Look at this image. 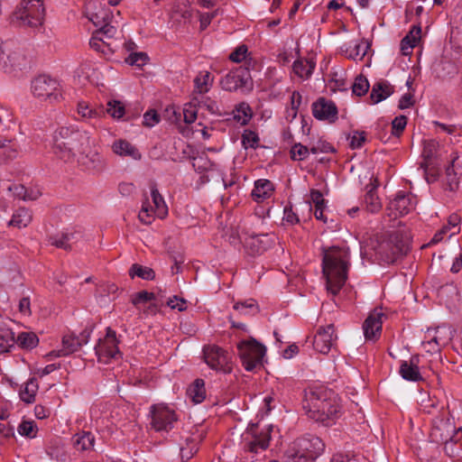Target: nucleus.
<instances>
[{"mask_svg": "<svg viewBox=\"0 0 462 462\" xmlns=\"http://www.w3.org/2000/svg\"><path fill=\"white\" fill-rule=\"evenodd\" d=\"M17 430L21 436H23V437H26L29 439H33L36 437L38 429H37V426L34 423V421L23 420L18 426Z\"/></svg>", "mask_w": 462, "mask_h": 462, "instance_id": "nucleus-48", "label": "nucleus"}, {"mask_svg": "<svg viewBox=\"0 0 462 462\" xmlns=\"http://www.w3.org/2000/svg\"><path fill=\"white\" fill-rule=\"evenodd\" d=\"M416 197L411 193L399 191L395 198L389 203L388 208L394 211V217L404 216L415 208Z\"/></svg>", "mask_w": 462, "mask_h": 462, "instance_id": "nucleus-19", "label": "nucleus"}, {"mask_svg": "<svg viewBox=\"0 0 462 462\" xmlns=\"http://www.w3.org/2000/svg\"><path fill=\"white\" fill-rule=\"evenodd\" d=\"M45 8L42 0H23L13 14V21L31 28L42 26Z\"/></svg>", "mask_w": 462, "mask_h": 462, "instance_id": "nucleus-4", "label": "nucleus"}, {"mask_svg": "<svg viewBox=\"0 0 462 462\" xmlns=\"http://www.w3.org/2000/svg\"><path fill=\"white\" fill-rule=\"evenodd\" d=\"M337 339L335 334V327L329 324L326 327H319L313 339L314 349L323 355H327Z\"/></svg>", "mask_w": 462, "mask_h": 462, "instance_id": "nucleus-17", "label": "nucleus"}, {"mask_svg": "<svg viewBox=\"0 0 462 462\" xmlns=\"http://www.w3.org/2000/svg\"><path fill=\"white\" fill-rule=\"evenodd\" d=\"M113 152L120 156H130L134 160L141 159L139 151L125 140L116 141L112 145Z\"/></svg>", "mask_w": 462, "mask_h": 462, "instance_id": "nucleus-30", "label": "nucleus"}, {"mask_svg": "<svg viewBox=\"0 0 462 462\" xmlns=\"http://www.w3.org/2000/svg\"><path fill=\"white\" fill-rule=\"evenodd\" d=\"M430 330L432 341L440 346L448 345L453 336L451 329L445 326L438 327L437 328Z\"/></svg>", "mask_w": 462, "mask_h": 462, "instance_id": "nucleus-41", "label": "nucleus"}, {"mask_svg": "<svg viewBox=\"0 0 462 462\" xmlns=\"http://www.w3.org/2000/svg\"><path fill=\"white\" fill-rule=\"evenodd\" d=\"M455 432V425L449 418L438 416L433 420L430 437L432 442L447 443L453 439Z\"/></svg>", "mask_w": 462, "mask_h": 462, "instance_id": "nucleus-16", "label": "nucleus"}, {"mask_svg": "<svg viewBox=\"0 0 462 462\" xmlns=\"http://www.w3.org/2000/svg\"><path fill=\"white\" fill-rule=\"evenodd\" d=\"M221 87L226 91L245 92L252 88L250 71L245 67H238L229 71L220 81Z\"/></svg>", "mask_w": 462, "mask_h": 462, "instance_id": "nucleus-11", "label": "nucleus"}, {"mask_svg": "<svg viewBox=\"0 0 462 462\" xmlns=\"http://www.w3.org/2000/svg\"><path fill=\"white\" fill-rule=\"evenodd\" d=\"M234 309L243 314H247L250 310H257V305L254 303L253 300L245 302H236L234 305Z\"/></svg>", "mask_w": 462, "mask_h": 462, "instance_id": "nucleus-63", "label": "nucleus"}, {"mask_svg": "<svg viewBox=\"0 0 462 462\" xmlns=\"http://www.w3.org/2000/svg\"><path fill=\"white\" fill-rule=\"evenodd\" d=\"M78 113L82 118L86 119H97L99 118L104 111L102 109H94L85 102H79L78 104Z\"/></svg>", "mask_w": 462, "mask_h": 462, "instance_id": "nucleus-47", "label": "nucleus"}, {"mask_svg": "<svg viewBox=\"0 0 462 462\" xmlns=\"http://www.w3.org/2000/svg\"><path fill=\"white\" fill-rule=\"evenodd\" d=\"M203 354L206 363L215 370L224 373H230L229 355L223 348L217 346H207L203 348Z\"/></svg>", "mask_w": 462, "mask_h": 462, "instance_id": "nucleus-15", "label": "nucleus"}, {"mask_svg": "<svg viewBox=\"0 0 462 462\" xmlns=\"http://www.w3.org/2000/svg\"><path fill=\"white\" fill-rule=\"evenodd\" d=\"M350 147L352 149H359L365 143L366 137L365 132L354 131L352 135L349 136Z\"/></svg>", "mask_w": 462, "mask_h": 462, "instance_id": "nucleus-57", "label": "nucleus"}, {"mask_svg": "<svg viewBox=\"0 0 462 462\" xmlns=\"http://www.w3.org/2000/svg\"><path fill=\"white\" fill-rule=\"evenodd\" d=\"M38 389L39 385L37 379L34 377L30 378L19 393L21 400L26 403H32L35 401V395Z\"/></svg>", "mask_w": 462, "mask_h": 462, "instance_id": "nucleus-34", "label": "nucleus"}, {"mask_svg": "<svg viewBox=\"0 0 462 462\" xmlns=\"http://www.w3.org/2000/svg\"><path fill=\"white\" fill-rule=\"evenodd\" d=\"M419 357L417 356H411L409 361H402L399 373L401 376L406 381L419 382L422 380L420 373Z\"/></svg>", "mask_w": 462, "mask_h": 462, "instance_id": "nucleus-25", "label": "nucleus"}, {"mask_svg": "<svg viewBox=\"0 0 462 462\" xmlns=\"http://www.w3.org/2000/svg\"><path fill=\"white\" fill-rule=\"evenodd\" d=\"M247 47L245 45L238 46L233 52L230 53L229 59L234 62H241L246 58Z\"/></svg>", "mask_w": 462, "mask_h": 462, "instance_id": "nucleus-61", "label": "nucleus"}, {"mask_svg": "<svg viewBox=\"0 0 462 462\" xmlns=\"http://www.w3.org/2000/svg\"><path fill=\"white\" fill-rule=\"evenodd\" d=\"M150 188L153 207L149 204L148 199L145 198L138 215L140 221L145 225L152 224L155 215L163 218L168 214V208L163 197L159 192L156 184L152 183Z\"/></svg>", "mask_w": 462, "mask_h": 462, "instance_id": "nucleus-8", "label": "nucleus"}, {"mask_svg": "<svg viewBox=\"0 0 462 462\" xmlns=\"http://www.w3.org/2000/svg\"><path fill=\"white\" fill-rule=\"evenodd\" d=\"M392 93V87L387 82H377L372 88L370 98L374 104H377L386 99Z\"/></svg>", "mask_w": 462, "mask_h": 462, "instance_id": "nucleus-33", "label": "nucleus"}, {"mask_svg": "<svg viewBox=\"0 0 462 462\" xmlns=\"http://www.w3.org/2000/svg\"><path fill=\"white\" fill-rule=\"evenodd\" d=\"M269 430L258 431L257 426L252 425L243 435V450L245 454L241 462H254V457L264 451L270 443Z\"/></svg>", "mask_w": 462, "mask_h": 462, "instance_id": "nucleus-5", "label": "nucleus"}, {"mask_svg": "<svg viewBox=\"0 0 462 462\" xmlns=\"http://www.w3.org/2000/svg\"><path fill=\"white\" fill-rule=\"evenodd\" d=\"M119 17L120 12H117L115 15L109 7L102 6L101 5L96 6L95 12L89 14V20L97 28H103L106 24L118 23Z\"/></svg>", "mask_w": 462, "mask_h": 462, "instance_id": "nucleus-23", "label": "nucleus"}, {"mask_svg": "<svg viewBox=\"0 0 462 462\" xmlns=\"http://www.w3.org/2000/svg\"><path fill=\"white\" fill-rule=\"evenodd\" d=\"M369 87L370 85L367 79L363 75H359L356 78L352 85V91L355 95L362 97L367 93Z\"/></svg>", "mask_w": 462, "mask_h": 462, "instance_id": "nucleus-50", "label": "nucleus"}, {"mask_svg": "<svg viewBox=\"0 0 462 462\" xmlns=\"http://www.w3.org/2000/svg\"><path fill=\"white\" fill-rule=\"evenodd\" d=\"M309 148L300 143H294L290 151L291 159L293 161H303L309 156Z\"/></svg>", "mask_w": 462, "mask_h": 462, "instance_id": "nucleus-51", "label": "nucleus"}, {"mask_svg": "<svg viewBox=\"0 0 462 462\" xmlns=\"http://www.w3.org/2000/svg\"><path fill=\"white\" fill-rule=\"evenodd\" d=\"M187 393L195 403L202 402L206 397L204 380L196 379L188 388Z\"/></svg>", "mask_w": 462, "mask_h": 462, "instance_id": "nucleus-38", "label": "nucleus"}, {"mask_svg": "<svg viewBox=\"0 0 462 462\" xmlns=\"http://www.w3.org/2000/svg\"><path fill=\"white\" fill-rule=\"evenodd\" d=\"M32 95L50 103L60 102L62 99L60 82L46 75H40L32 81Z\"/></svg>", "mask_w": 462, "mask_h": 462, "instance_id": "nucleus-7", "label": "nucleus"}, {"mask_svg": "<svg viewBox=\"0 0 462 462\" xmlns=\"http://www.w3.org/2000/svg\"><path fill=\"white\" fill-rule=\"evenodd\" d=\"M118 340L115 330L107 328L106 334L104 338H100L95 346L96 355L98 362L108 364L111 359H115L120 356L118 349Z\"/></svg>", "mask_w": 462, "mask_h": 462, "instance_id": "nucleus-12", "label": "nucleus"}, {"mask_svg": "<svg viewBox=\"0 0 462 462\" xmlns=\"http://www.w3.org/2000/svg\"><path fill=\"white\" fill-rule=\"evenodd\" d=\"M82 237L80 230L68 229L60 235H56L50 237V244L58 248L64 250H70L72 245L76 244Z\"/></svg>", "mask_w": 462, "mask_h": 462, "instance_id": "nucleus-24", "label": "nucleus"}, {"mask_svg": "<svg viewBox=\"0 0 462 462\" xmlns=\"http://www.w3.org/2000/svg\"><path fill=\"white\" fill-rule=\"evenodd\" d=\"M15 343L23 349H32L37 346L39 338L33 332H22L15 338Z\"/></svg>", "mask_w": 462, "mask_h": 462, "instance_id": "nucleus-42", "label": "nucleus"}, {"mask_svg": "<svg viewBox=\"0 0 462 462\" xmlns=\"http://www.w3.org/2000/svg\"><path fill=\"white\" fill-rule=\"evenodd\" d=\"M167 306L172 310H178L179 311H184L187 309V301L183 298L173 296L169 298L167 300Z\"/></svg>", "mask_w": 462, "mask_h": 462, "instance_id": "nucleus-60", "label": "nucleus"}, {"mask_svg": "<svg viewBox=\"0 0 462 462\" xmlns=\"http://www.w3.org/2000/svg\"><path fill=\"white\" fill-rule=\"evenodd\" d=\"M74 446L81 451L91 450L94 447L95 437L90 431H82L73 437Z\"/></svg>", "mask_w": 462, "mask_h": 462, "instance_id": "nucleus-35", "label": "nucleus"}, {"mask_svg": "<svg viewBox=\"0 0 462 462\" xmlns=\"http://www.w3.org/2000/svg\"><path fill=\"white\" fill-rule=\"evenodd\" d=\"M237 350L242 365L246 371H253L258 365H261L266 351L264 346L254 338L238 343Z\"/></svg>", "mask_w": 462, "mask_h": 462, "instance_id": "nucleus-10", "label": "nucleus"}, {"mask_svg": "<svg viewBox=\"0 0 462 462\" xmlns=\"http://www.w3.org/2000/svg\"><path fill=\"white\" fill-rule=\"evenodd\" d=\"M80 343L76 338V336L66 335L62 338V347L58 351H52L49 354L50 356H69L80 348Z\"/></svg>", "mask_w": 462, "mask_h": 462, "instance_id": "nucleus-28", "label": "nucleus"}, {"mask_svg": "<svg viewBox=\"0 0 462 462\" xmlns=\"http://www.w3.org/2000/svg\"><path fill=\"white\" fill-rule=\"evenodd\" d=\"M289 447L291 448L293 454L301 452L315 460L323 453L325 443L317 436L307 435L297 439Z\"/></svg>", "mask_w": 462, "mask_h": 462, "instance_id": "nucleus-13", "label": "nucleus"}, {"mask_svg": "<svg viewBox=\"0 0 462 462\" xmlns=\"http://www.w3.org/2000/svg\"><path fill=\"white\" fill-rule=\"evenodd\" d=\"M78 161L93 173H100L106 166L103 156L97 151L91 150L89 146L87 152L79 154Z\"/></svg>", "mask_w": 462, "mask_h": 462, "instance_id": "nucleus-22", "label": "nucleus"}, {"mask_svg": "<svg viewBox=\"0 0 462 462\" xmlns=\"http://www.w3.org/2000/svg\"><path fill=\"white\" fill-rule=\"evenodd\" d=\"M129 275L132 278L137 276L143 280L151 281L154 279L155 273L150 267L143 266L138 263H134L129 270Z\"/></svg>", "mask_w": 462, "mask_h": 462, "instance_id": "nucleus-44", "label": "nucleus"}, {"mask_svg": "<svg viewBox=\"0 0 462 462\" xmlns=\"http://www.w3.org/2000/svg\"><path fill=\"white\" fill-rule=\"evenodd\" d=\"M191 16V11L187 7H178L176 10H174L171 18L176 23H183L185 24L190 21Z\"/></svg>", "mask_w": 462, "mask_h": 462, "instance_id": "nucleus-54", "label": "nucleus"}, {"mask_svg": "<svg viewBox=\"0 0 462 462\" xmlns=\"http://www.w3.org/2000/svg\"><path fill=\"white\" fill-rule=\"evenodd\" d=\"M8 43L0 39V69L20 68L23 66V57L16 52L6 53Z\"/></svg>", "mask_w": 462, "mask_h": 462, "instance_id": "nucleus-26", "label": "nucleus"}, {"mask_svg": "<svg viewBox=\"0 0 462 462\" xmlns=\"http://www.w3.org/2000/svg\"><path fill=\"white\" fill-rule=\"evenodd\" d=\"M438 148V143L434 140H425L423 142L422 157L424 162L420 167H429L430 162L434 157Z\"/></svg>", "mask_w": 462, "mask_h": 462, "instance_id": "nucleus-45", "label": "nucleus"}, {"mask_svg": "<svg viewBox=\"0 0 462 462\" xmlns=\"http://www.w3.org/2000/svg\"><path fill=\"white\" fill-rule=\"evenodd\" d=\"M117 24H106L103 28L97 29L89 41L90 47L105 54L115 52L119 46L115 38L117 32Z\"/></svg>", "mask_w": 462, "mask_h": 462, "instance_id": "nucleus-9", "label": "nucleus"}, {"mask_svg": "<svg viewBox=\"0 0 462 462\" xmlns=\"http://www.w3.org/2000/svg\"><path fill=\"white\" fill-rule=\"evenodd\" d=\"M155 298L154 293L142 291L137 292L132 299V303L137 306L140 303L151 301Z\"/></svg>", "mask_w": 462, "mask_h": 462, "instance_id": "nucleus-62", "label": "nucleus"}, {"mask_svg": "<svg viewBox=\"0 0 462 462\" xmlns=\"http://www.w3.org/2000/svg\"><path fill=\"white\" fill-rule=\"evenodd\" d=\"M273 184L269 180L261 179L254 182L252 197L254 201L260 203L269 199L273 194Z\"/></svg>", "mask_w": 462, "mask_h": 462, "instance_id": "nucleus-27", "label": "nucleus"}, {"mask_svg": "<svg viewBox=\"0 0 462 462\" xmlns=\"http://www.w3.org/2000/svg\"><path fill=\"white\" fill-rule=\"evenodd\" d=\"M383 313L381 310H374L370 312L363 324L364 336L366 340H376L382 331V318Z\"/></svg>", "mask_w": 462, "mask_h": 462, "instance_id": "nucleus-21", "label": "nucleus"}, {"mask_svg": "<svg viewBox=\"0 0 462 462\" xmlns=\"http://www.w3.org/2000/svg\"><path fill=\"white\" fill-rule=\"evenodd\" d=\"M374 249L386 262H394L399 255L406 254L408 250L402 234L397 231L383 234Z\"/></svg>", "mask_w": 462, "mask_h": 462, "instance_id": "nucleus-6", "label": "nucleus"}, {"mask_svg": "<svg viewBox=\"0 0 462 462\" xmlns=\"http://www.w3.org/2000/svg\"><path fill=\"white\" fill-rule=\"evenodd\" d=\"M285 462H313L314 460L301 452H293L288 448L284 454Z\"/></svg>", "mask_w": 462, "mask_h": 462, "instance_id": "nucleus-55", "label": "nucleus"}, {"mask_svg": "<svg viewBox=\"0 0 462 462\" xmlns=\"http://www.w3.org/2000/svg\"><path fill=\"white\" fill-rule=\"evenodd\" d=\"M194 106L207 109L212 115H220L217 103L210 97L200 96L193 97Z\"/></svg>", "mask_w": 462, "mask_h": 462, "instance_id": "nucleus-43", "label": "nucleus"}, {"mask_svg": "<svg viewBox=\"0 0 462 462\" xmlns=\"http://www.w3.org/2000/svg\"><path fill=\"white\" fill-rule=\"evenodd\" d=\"M252 117L253 111L248 103L241 102L236 105L233 110V118L237 124L245 125L249 123Z\"/></svg>", "mask_w": 462, "mask_h": 462, "instance_id": "nucleus-31", "label": "nucleus"}, {"mask_svg": "<svg viewBox=\"0 0 462 462\" xmlns=\"http://www.w3.org/2000/svg\"><path fill=\"white\" fill-rule=\"evenodd\" d=\"M421 28L414 25L410 32L401 41V51L402 55L411 54V50L416 46L420 38Z\"/></svg>", "mask_w": 462, "mask_h": 462, "instance_id": "nucleus-29", "label": "nucleus"}, {"mask_svg": "<svg viewBox=\"0 0 462 462\" xmlns=\"http://www.w3.org/2000/svg\"><path fill=\"white\" fill-rule=\"evenodd\" d=\"M303 409L308 416L326 427L332 426L341 416V406L333 392L316 389L306 393Z\"/></svg>", "mask_w": 462, "mask_h": 462, "instance_id": "nucleus-1", "label": "nucleus"}, {"mask_svg": "<svg viewBox=\"0 0 462 462\" xmlns=\"http://www.w3.org/2000/svg\"><path fill=\"white\" fill-rule=\"evenodd\" d=\"M426 337L428 338V340L422 342V346L425 349V351L430 354L439 353L442 346L437 345V343L432 341L430 329H428Z\"/></svg>", "mask_w": 462, "mask_h": 462, "instance_id": "nucleus-58", "label": "nucleus"}, {"mask_svg": "<svg viewBox=\"0 0 462 462\" xmlns=\"http://www.w3.org/2000/svg\"><path fill=\"white\" fill-rule=\"evenodd\" d=\"M322 273L327 290L333 295L338 293L347 279L349 265L348 248L332 246L323 248Z\"/></svg>", "mask_w": 462, "mask_h": 462, "instance_id": "nucleus-2", "label": "nucleus"}, {"mask_svg": "<svg viewBox=\"0 0 462 462\" xmlns=\"http://www.w3.org/2000/svg\"><path fill=\"white\" fill-rule=\"evenodd\" d=\"M152 427L156 431H169L177 421L175 411L163 404L152 406Z\"/></svg>", "mask_w": 462, "mask_h": 462, "instance_id": "nucleus-14", "label": "nucleus"}, {"mask_svg": "<svg viewBox=\"0 0 462 462\" xmlns=\"http://www.w3.org/2000/svg\"><path fill=\"white\" fill-rule=\"evenodd\" d=\"M0 150H4L3 154L9 159L16 157L17 150L15 146L12 143L11 139H0Z\"/></svg>", "mask_w": 462, "mask_h": 462, "instance_id": "nucleus-56", "label": "nucleus"}, {"mask_svg": "<svg viewBox=\"0 0 462 462\" xmlns=\"http://www.w3.org/2000/svg\"><path fill=\"white\" fill-rule=\"evenodd\" d=\"M260 138L254 131L245 129L242 134V143L245 148L256 149L259 146Z\"/></svg>", "mask_w": 462, "mask_h": 462, "instance_id": "nucleus-49", "label": "nucleus"}, {"mask_svg": "<svg viewBox=\"0 0 462 462\" xmlns=\"http://www.w3.org/2000/svg\"><path fill=\"white\" fill-rule=\"evenodd\" d=\"M149 60V57L145 52H132L126 59L125 62L131 66L143 67Z\"/></svg>", "mask_w": 462, "mask_h": 462, "instance_id": "nucleus-53", "label": "nucleus"}, {"mask_svg": "<svg viewBox=\"0 0 462 462\" xmlns=\"http://www.w3.org/2000/svg\"><path fill=\"white\" fill-rule=\"evenodd\" d=\"M364 204L367 211L371 213H377L382 208V203L377 196L375 187H371L366 191L364 198Z\"/></svg>", "mask_w": 462, "mask_h": 462, "instance_id": "nucleus-40", "label": "nucleus"}, {"mask_svg": "<svg viewBox=\"0 0 462 462\" xmlns=\"http://www.w3.org/2000/svg\"><path fill=\"white\" fill-rule=\"evenodd\" d=\"M196 107L197 106H194L193 100L189 105V106H186L184 107V109H183V116H184L185 123L191 124V123H193L196 120L197 113H198V111L196 110Z\"/></svg>", "mask_w": 462, "mask_h": 462, "instance_id": "nucleus-64", "label": "nucleus"}, {"mask_svg": "<svg viewBox=\"0 0 462 462\" xmlns=\"http://www.w3.org/2000/svg\"><path fill=\"white\" fill-rule=\"evenodd\" d=\"M90 136L88 132L75 127H59L52 135V152L64 162L72 161L78 154L87 152Z\"/></svg>", "mask_w": 462, "mask_h": 462, "instance_id": "nucleus-3", "label": "nucleus"}, {"mask_svg": "<svg viewBox=\"0 0 462 462\" xmlns=\"http://www.w3.org/2000/svg\"><path fill=\"white\" fill-rule=\"evenodd\" d=\"M407 125V117L405 116H396L392 122L393 134L398 136L404 130Z\"/></svg>", "mask_w": 462, "mask_h": 462, "instance_id": "nucleus-59", "label": "nucleus"}, {"mask_svg": "<svg viewBox=\"0 0 462 462\" xmlns=\"http://www.w3.org/2000/svg\"><path fill=\"white\" fill-rule=\"evenodd\" d=\"M213 82V77L208 71L199 72L194 79L195 90L199 95L207 93Z\"/></svg>", "mask_w": 462, "mask_h": 462, "instance_id": "nucleus-36", "label": "nucleus"}, {"mask_svg": "<svg viewBox=\"0 0 462 462\" xmlns=\"http://www.w3.org/2000/svg\"><path fill=\"white\" fill-rule=\"evenodd\" d=\"M106 112L116 119H120L125 115V106L117 100H111L107 103Z\"/></svg>", "mask_w": 462, "mask_h": 462, "instance_id": "nucleus-52", "label": "nucleus"}, {"mask_svg": "<svg viewBox=\"0 0 462 462\" xmlns=\"http://www.w3.org/2000/svg\"><path fill=\"white\" fill-rule=\"evenodd\" d=\"M32 215L31 211L25 208H20L13 214L12 218L8 222V226L23 228L32 222Z\"/></svg>", "mask_w": 462, "mask_h": 462, "instance_id": "nucleus-32", "label": "nucleus"}, {"mask_svg": "<svg viewBox=\"0 0 462 462\" xmlns=\"http://www.w3.org/2000/svg\"><path fill=\"white\" fill-rule=\"evenodd\" d=\"M457 157H455L451 163L446 168V189L456 191L458 188V178L454 170V163Z\"/></svg>", "mask_w": 462, "mask_h": 462, "instance_id": "nucleus-46", "label": "nucleus"}, {"mask_svg": "<svg viewBox=\"0 0 462 462\" xmlns=\"http://www.w3.org/2000/svg\"><path fill=\"white\" fill-rule=\"evenodd\" d=\"M312 114L319 120L334 123L337 119V107L333 101L319 97L312 104Z\"/></svg>", "mask_w": 462, "mask_h": 462, "instance_id": "nucleus-20", "label": "nucleus"}, {"mask_svg": "<svg viewBox=\"0 0 462 462\" xmlns=\"http://www.w3.org/2000/svg\"><path fill=\"white\" fill-rule=\"evenodd\" d=\"M315 68V63L311 60H297L293 62V72L301 79H309Z\"/></svg>", "mask_w": 462, "mask_h": 462, "instance_id": "nucleus-39", "label": "nucleus"}, {"mask_svg": "<svg viewBox=\"0 0 462 462\" xmlns=\"http://www.w3.org/2000/svg\"><path fill=\"white\" fill-rule=\"evenodd\" d=\"M273 244V237L268 234L250 235L244 237V246L250 255H258L264 253Z\"/></svg>", "mask_w": 462, "mask_h": 462, "instance_id": "nucleus-18", "label": "nucleus"}, {"mask_svg": "<svg viewBox=\"0 0 462 462\" xmlns=\"http://www.w3.org/2000/svg\"><path fill=\"white\" fill-rule=\"evenodd\" d=\"M369 48L370 43L366 40L362 39L354 47L346 49V55L348 59L361 60L366 55Z\"/></svg>", "mask_w": 462, "mask_h": 462, "instance_id": "nucleus-37", "label": "nucleus"}]
</instances>
